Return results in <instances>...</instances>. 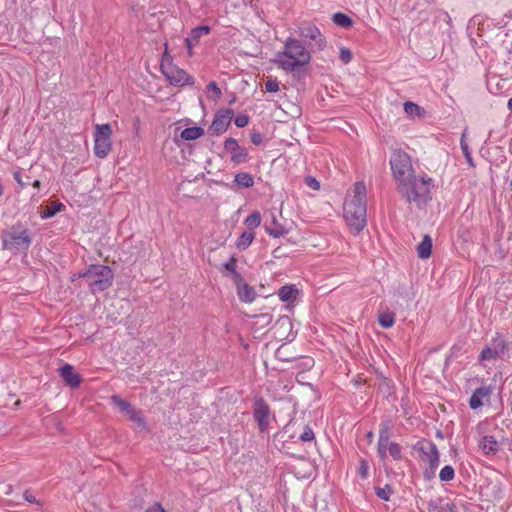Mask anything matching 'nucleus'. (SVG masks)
<instances>
[{"label": "nucleus", "mask_w": 512, "mask_h": 512, "mask_svg": "<svg viewBox=\"0 0 512 512\" xmlns=\"http://www.w3.org/2000/svg\"><path fill=\"white\" fill-rule=\"evenodd\" d=\"M311 60L310 52L294 38H287L284 49L276 55L275 63L285 71H295Z\"/></svg>", "instance_id": "obj_2"}, {"label": "nucleus", "mask_w": 512, "mask_h": 512, "mask_svg": "<svg viewBox=\"0 0 512 512\" xmlns=\"http://www.w3.org/2000/svg\"><path fill=\"white\" fill-rule=\"evenodd\" d=\"M210 33V27L203 25L191 30L190 36L185 39V44L189 55H192V47L197 44L202 36Z\"/></svg>", "instance_id": "obj_16"}, {"label": "nucleus", "mask_w": 512, "mask_h": 512, "mask_svg": "<svg viewBox=\"0 0 512 512\" xmlns=\"http://www.w3.org/2000/svg\"><path fill=\"white\" fill-rule=\"evenodd\" d=\"M161 72L171 85L183 86L192 83V77L186 73L185 70L175 66L172 62V57L167 51V45H165V51L161 60Z\"/></svg>", "instance_id": "obj_6"}, {"label": "nucleus", "mask_w": 512, "mask_h": 512, "mask_svg": "<svg viewBox=\"0 0 512 512\" xmlns=\"http://www.w3.org/2000/svg\"><path fill=\"white\" fill-rule=\"evenodd\" d=\"M244 224L248 228L249 231H253L255 228L259 227L261 224V215L259 212H253L250 214L244 221Z\"/></svg>", "instance_id": "obj_29"}, {"label": "nucleus", "mask_w": 512, "mask_h": 512, "mask_svg": "<svg viewBox=\"0 0 512 512\" xmlns=\"http://www.w3.org/2000/svg\"><path fill=\"white\" fill-rule=\"evenodd\" d=\"M235 183L240 187L249 188L254 185V179L251 174L241 172L235 176Z\"/></svg>", "instance_id": "obj_28"}, {"label": "nucleus", "mask_w": 512, "mask_h": 512, "mask_svg": "<svg viewBox=\"0 0 512 512\" xmlns=\"http://www.w3.org/2000/svg\"><path fill=\"white\" fill-rule=\"evenodd\" d=\"M454 476V469L449 465L444 466L439 473V478L441 481H450L454 478Z\"/></svg>", "instance_id": "obj_36"}, {"label": "nucleus", "mask_w": 512, "mask_h": 512, "mask_svg": "<svg viewBox=\"0 0 512 512\" xmlns=\"http://www.w3.org/2000/svg\"><path fill=\"white\" fill-rule=\"evenodd\" d=\"M86 281L90 291L97 293L108 289L113 280V271L105 265H90L89 268L80 275Z\"/></svg>", "instance_id": "obj_5"}, {"label": "nucleus", "mask_w": 512, "mask_h": 512, "mask_svg": "<svg viewBox=\"0 0 512 512\" xmlns=\"http://www.w3.org/2000/svg\"><path fill=\"white\" fill-rule=\"evenodd\" d=\"M390 165L395 179L398 184L403 183L414 175V170L411 164L409 155L402 151H396L392 154Z\"/></svg>", "instance_id": "obj_7"}, {"label": "nucleus", "mask_w": 512, "mask_h": 512, "mask_svg": "<svg viewBox=\"0 0 512 512\" xmlns=\"http://www.w3.org/2000/svg\"><path fill=\"white\" fill-rule=\"evenodd\" d=\"M59 373L67 386L71 388H76L80 385V375L74 370V367L72 365L65 364L60 368Z\"/></svg>", "instance_id": "obj_14"}, {"label": "nucleus", "mask_w": 512, "mask_h": 512, "mask_svg": "<svg viewBox=\"0 0 512 512\" xmlns=\"http://www.w3.org/2000/svg\"><path fill=\"white\" fill-rule=\"evenodd\" d=\"M237 295L240 301L245 303H252L256 298V292L253 287L247 283L238 284Z\"/></svg>", "instance_id": "obj_20"}, {"label": "nucleus", "mask_w": 512, "mask_h": 512, "mask_svg": "<svg viewBox=\"0 0 512 512\" xmlns=\"http://www.w3.org/2000/svg\"><path fill=\"white\" fill-rule=\"evenodd\" d=\"M32 185H33V187H35V188H39V187H40V185H41V183H40V181H39V180H35V181L32 183Z\"/></svg>", "instance_id": "obj_51"}, {"label": "nucleus", "mask_w": 512, "mask_h": 512, "mask_svg": "<svg viewBox=\"0 0 512 512\" xmlns=\"http://www.w3.org/2000/svg\"><path fill=\"white\" fill-rule=\"evenodd\" d=\"M233 111L230 109L221 110L216 115L210 126L213 133L219 135L225 132L232 120Z\"/></svg>", "instance_id": "obj_11"}, {"label": "nucleus", "mask_w": 512, "mask_h": 512, "mask_svg": "<svg viewBox=\"0 0 512 512\" xmlns=\"http://www.w3.org/2000/svg\"><path fill=\"white\" fill-rule=\"evenodd\" d=\"M19 405H20V401L18 400L15 402V406L18 407Z\"/></svg>", "instance_id": "obj_54"}, {"label": "nucleus", "mask_w": 512, "mask_h": 512, "mask_svg": "<svg viewBox=\"0 0 512 512\" xmlns=\"http://www.w3.org/2000/svg\"><path fill=\"white\" fill-rule=\"evenodd\" d=\"M479 445L486 455L495 454L498 451V443L491 435L484 436Z\"/></svg>", "instance_id": "obj_23"}, {"label": "nucleus", "mask_w": 512, "mask_h": 512, "mask_svg": "<svg viewBox=\"0 0 512 512\" xmlns=\"http://www.w3.org/2000/svg\"><path fill=\"white\" fill-rule=\"evenodd\" d=\"M357 474L362 479H367V477L369 475V464H368V462L365 459H361L359 461V466H358V469H357Z\"/></svg>", "instance_id": "obj_39"}, {"label": "nucleus", "mask_w": 512, "mask_h": 512, "mask_svg": "<svg viewBox=\"0 0 512 512\" xmlns=\"http://www.w3.org/2000/svg\"><path fill=\"white\" fill-rule=\"evenodd\" d=\"M339 57L343 63L347 64L352 60V53L348 48L342 47Z\"/></svg>", "instance_id": "obj_42"}, {"label": "nucleus", "mask_w": 512, "mask_h": 512, "mask_svg": "<svg viewBox=\"0 0 512 512\" xmlns=\"http://www.w3.org/2000/svg\"><path fill=\"white\" fill-rule=\"evenodd\" d=\"M392 488L390 485H385L384 487H376L375 494L384 501H389L390 496L392 494Z\"/></svg>", "instance_id": "obj_33"}, {"label": "nucleus", "mask_w": 512, "mask_h": 512, "mask_svg": "<svg viewBox=\"0 0 512 512\" xmlns=\"http://www.w3.org/2000/svg\"><path fill=\"white\" fill-rule=\"evenodd\" d=\"M389 433L387 429H382L379 433L378 447L377 453L379 457L384 460L387 456V451L389 447Z\"/></svg>", "instance_id": "obj_21"}, {"label": "nucleus", "mask_w": 512, "mask_h": 512, "mask_svg": "<svg viewBox=\"0 0 512 512\" xmlns=\"http://www.w3.org/2000/svg\"><path fill=\"white\" fill-rule=\"evenodd\" d=\"M65 206L60 202H52L45 206L43 211L40 213L42 219H48L55 216L58 212L62 211Z\"/></svg>", "instance_id": "obj_25"}, {"label": "nucleus", "mask_w": 512, "mask_h": 512, "mask_svg": "<svg viewBox=\"0 0 512 512\" xmlns=\"http://www.w3.org/2000/svg\"><path fill=\"white\" fill-rule=\"evenodd\" d=\"M314 432L313 430L309 427V426H306L304 428V431L303 433L300 435V440L303 441V442H309V441H312L314 439Z\"/></svg>", "instance_id": "obj_41"}, {"label": "nucleus", "mask_w": 512, "mask_h": 512, "mask_svg": "<svg viewBox=\"0 0 512 512\" xmlns=\"http://www.w3.org/2000/svg\"><path fill=\"white\" fill-rule=\"evenodd\" d=\"M491 394L490 387H479L477 388L472 396L470 397L469 405L472 409H477L483 405L482 400L488 398Z\"/></svg>", "instance_id": "obj_18"}, {"label": "nucleus", "mask_w": 512, "mask_h": 512, "mask_svg": "<svg viewBox=\"0 0 512 512\" xmlns=\"http://www.w3.org/2000/svg\"><path fill=\"white\" fill-rule=\"evenodd\" d=\"M3 190H4L3 186H2V184H0V196L3 194Z\"/></svg>", "instance_id": "obj_53"}, {"label": "nucleus", "mask_w": 512, "mask_h": 512, "mask_svg": "<svg viewBox=\"0 0 512 512\" xmlns=\"http://www.w3.org/2000/svg\"><path fill=\"white\" fill-rule=\"evenodd\" d=\"M419 451L424 457V461L429 464V468L433 473L435 469L439 466L440 455L436 445L432 442H423L420 443Z\"/></svg>", "instance_id": "obj_10"}, {"label": "nucleus", "mask_w": 512, "mask_h": 512, "mask_svg": "<svg viewBox=\"0 0 512 512\" xmlns=\"http://www.w3.org/2000/svg\"><path fill=\"white\" fill-rule=\"evenodd\" d=\"M387 452H389V454L391 455V457L394 460H400L401 457H402V455H401V448L395 442H390L389 443V447H388V451Z\"/></svg>", "instance_id": "obj_38"}, {"label": "nucleus", "mask_w": 512, "mask_h": 512, "mask_svg": "<svg viewBox=\"0 0 512 512\" xmlns=\"http://www.w3.org/2000/svg\"><path fill=\"white\" fill-rule=\"evenodd\" d=\"M255 239L254 231H244L236 240L235 245L239 250L247 249Z\"/></svg>", "instance_id": "obj_24"}, {"label": "nucleus", "mask_w": 512, "mask_h": 512, "mask_svg": "<svg viewBox=\"0 0 512 512\" xmlns=\"http://www.w3.org/2000/svg\"><path fill=\"white\" fill-rule=\"evenodd\" d=\"M204 134V130L201 127H188L181 132V138L186 141L196 140Z\"/></svg>", "instance_id": "obj_26"}, {"label": "nucleus", "mask_w": 512, "mask_h": 512, "mask_svg": "<svg viewBox=\"0 0 512 512\" xmlns=\"http://www.w3.org/2000/svg\"><path fill=\"white\" fill-rule=\"evenodd\" d=\"M112 128L110 124H96L94 133V153L99 158H105L112 148Z\"/></svg>", "instance_id": "obj_8"}, {"label": "nucleus", "mask_w": 512, "mask_h": 512, "mask_svg": "<svg viewBox=\"0 0 512 512\" xmlns=\"http://www.w3.org/2000/svg\"><path fill=\"white\" fill-rule=\"evenodd\" d=\"M231 275L237 286L238 284H243L242 277L237 271L233 272Z\"/></svg>", "instance_id": "obj_49"}, {"label": "nucleus", "mask_w": 512, "mask_h": 512, "mask_svg": "<svg viewBox=\"0 0 512 512\" xmlns=\"http://www.w3.org/2000/svg\"><path fill=\"white\" fill-rule=\"evenodd\" d=\"M14 179L16 180V182L22 187L24 188L26 186V183H24L21 179V175H20V172L19 171H16L14 172Z\"/></svg>", "instance_id": "obj_48"}, {"label": "nucleus", "mask_w": 512, "mask_h": 512, "mask_svg": "<svg viewBox=\"0 0 512 512\" xmlns=\"http://www.w3.org/2000/svg\"><path fill=\"white\" fill-rule=\"evenodd\" d=\"M31 242L29 230L21 224L13 225L2 236L3 249L13 253H26Z\"/></svg>", "instance_id": "obj_4"}, {"label": "nucleus", "mask_w": 512, "mask_h": 512, "mask_svg": "<svg viewBox=\"0 0 512 512\" xmlns=\"http://www.w3.org/2000/svg\"><path fill=\"white\" fill-rule=\"evenodd\" d=\"M461 149L463 151V154L467 160V162L470 164V165H473V162H472V156H471V152L469 150V147H468V144L465 142L464 140V135L462 136L461 138Z\"/></svg>", "instance_id": "obj_40"}, {"label": "nucleus", "mask_w": 512, "mask_h": 512, "mask_svg": "<svg viewBox=\"0 0 512 512\" xmlns=\"http://www.w3.org/2000/svg\"><path fill=\"white\" fill-rule=\"evenodd\" d=\"M146 512H166V511L163 509V507L160 504L156 503V504L152 505L151 507H149L146 510Z\"/></svg>", "instance_id": "obj_47"}, {"label": "nucleus", "mask_w": 512, "mask_h": 512, "mask_svg": "<svg viewBox=\"0 0 512 512\" xmlns=\"http://www.w3.org/2000/svg\"><path fill=\"white\" fill-rule=\"evenodd\" d=\"M333 21L335 24L341 27H349L352 24V20L346 14L338 12L333 15Z\"/></svg>", "instance_id": "obj_32"}, {"label": "nucleus", "mask_w": 512, "mask_h": 512, "mask_svg": "<svg viewBox=\"0 0 512 512\" xmlns=\"http://www.w3.org/2000/svg\"><path fill=\"white\" fill-rule=\"evenodd\" d=\"M23 496L25 500L28 501L29 503L40 504L29 490L25 491Z\"/></svg>", "instance_id": "obj_46"}, {"label": "nucleus", "mask_w": 512, "mask_h": 512, "mask_svg": "<svg viewBox=\"0 0 512 512\" xmlns=\"http://www.w3.org/2000/svg\"><path fill=\"white\" fill-rule=\"evenodd\" d=\"M305 183L308 187H310L313 190H319L320 189V183L312 176H307L305 178Z\"/></svg>", "instance_id": "obj_43"}, {"label": "nucleus", "mask_w": 512, "mask_h": 512, "mask_svg": "<svg viewBox=\"0 0 512 512\" xmlns=\"http://www.w3.org/2000/svg\"><path fill=\"white\" fill-rule=\"evenodd\" d=\"M432 239L429 235H425L422 241L417 245V253L419 258L427 259L431 256Z\"/></svg>", "instance_id": "obj_22"}, {"label": "nucleus", "mask_w": 512, "mask_h": 512, "mask_svg": "<svg viewBox=\"0 0 512 512\" xmlns=\"http://www.w3.org/2000/svg\"><path fill=\"white\" fill-rule=\"evenodd\" d=\"M366 186L363 182H356L352 195L344 203V219L350 232L359 234L367 224Z\"/></svg>", "instance_id": "obj_1"}, {"label": "nucleus", "mask_w": 512, "mask_h": 512, "mask_svg": "<svg viewBox=\"0 0 512 512\" xmlns=\"http://www.w3.org/2000/svg\"><path fill=\"white\" fill-rule=\"evenodd\" d=\"M270 409L263 399H258L255 402L254 418L258 422L261 430H264L269 421Z\"/></svg>", "instance_id": "obj_13"}, {"label": "nucleus", "mask_w": 512, "mask_h": 512, "mask_svg": "<svg viewBox=\"0 0 512 512\" xmlns=\"http://www.w3.org/2000/svg\"><path fill=\"white\" fill-rule=\"evenodd\" d=\"M300 36L315 41L320 49H322L325 45V41L321 35L320 30L314 25H307L301 28Z\"/></svg>", "instance_id": "obj_17"}, {"label": "nucleus", "mask_w": 512, "mask_h": 512, "mask_svg": "<svg viewBox=\"0 0 512 512\" xmlns=\"http://www.w3.org/2000/svg\"><path fill=\"white\" fill-rule=\"evenodd\" d=\"M248 122L249 118L246 115H238L234 120L235 125L239 128L245 127Z\"/></svg>", "instance_id": "obj_44"}, {"label": "nucleus", "mask_w": 512, "mask_h": 512, "mask_svg": "<svg viewBox=\"0 0 512 512\" xmlns=\"http://www.w3.org/2000/svg\"><path fill=\"white\" fill-rule=\"evenodd\" d=\"M265 231L269 236L279 238L286 235L289 229L278 221L274 212H271V223L265 225Z\"/></svg>", "instance_id": "obj_15"}, {"label": "nucleus", "mask_w": 512, "mask_h": 512, "mask_svg": "<svg viewBox=\"0 0 512 512\" xmlns=\"http://www.w3.org/2000/svg\"><path fill=\"white\" fill-rule=\"evenodd\" d=\"M297 292L298 290L293 286L285 285L280 288L278 296L283 302H292L295 300Z\"/></svg>", "instance_id": "obj_27"}, {"label": "nucleus", "mask_w": 512, "mask_h": 512, "mask_svg": "<svg viewBox=\"0 0 512 512\" xmlns=\"http://www.w3.org/2000/svg\"><path fill=\"white\" fill-rule=\"evenodd\" d=\"M432 179L427 175L417 177L411 176L401 184H398V192L409 203H414L417 207L424 206L430 199V186Z\"/></svg>", "instance_id": "obj_3"}, {"label": "nucleus", "mask_w": 512, "mask_h": 512, "mask_svg": "<svg viewBox=\"0 0 512 512\" xmlns=\"http://www.w3.org/2000/svg\"><path fill=\"white\" fill-rule=\"evenodd\" d=\"M206 89H207V93L210 98L217 100L221 97L222 93H221L220 88L217 86L216 82H214V81L209 82Z\"/></svg>", "instance_id": "obj_35"}, {"label": "nucleus", "mask_w": 512, "mask_h": 512, "mask_svg": "<svg viewBox=\"0 0 512 512\" xmlns=\"http://www.w3.org/2000/svg\"><path fill=\"white\" fill-rule=\"evenodd\" d=\"M428 512H455L456 506L454 503L437 499L428 503Z\"/></svg>", "instance_id": "obj_19"}, {"label": "nucleus", "mask_w": 512, "mask_h": 512, "mask_svg": "<svg viewBox=\"0 0 512 512\" xmlns=\"http://www.w3.org/2000/svg\"><path fill=\"white\" fill-rule=\"evenodd\" d=\"M251 141L255 144V145H259L262 141V137L260 134H253L251 136Z\"/></svg>", "instance_id": "obj_50"}, {"label": "nucleus", "mask_w": 512, "mask_h": 512, "mask_svg": "<svg viewBox=\"0 0 512 512\" xmlns=\"http://www.w3.org/2000/svg\"><path fill=\"white\" fill-rule=\"evenodd\" d=\"M507 106L510 110H512V97L508 100Z\"/></svg>", "instance_id": "obj_52"}, {"label": "nucleus", "mask_w": 512, "mask_h": 512, "mask_svg": "<svg viewBox=\"0 0 512 512\" xmlns=\"http://www.w3.org/2000/svg\"><path fill=\"white\" fill-rule=\"evenodd\" d=\"M280 83L276 78L268 76L265 81V90L269 93H275L279 91Z\"/></svg>", "instance_id": "obj_34"}, {"label": "nucleus", "mask_w": 512, "mask_h": 512, "mask_svg": "<svg viewBox=\"0 0 512 512\" xmlns=\"http://www.w3.org/2000/svg\"><path fill=\"white\" fill-rule=\"evenodd\" d=\"M500 357V351L497 349H492L490 347H486L482 350L479 359L480 361H490Z\"/></svg>", "instance_id": "obj_31"}, {"label": "nucleus", "mask_w": 512, "mask_h": 512, "mask_svg": "<svg viewBox=\"0 0 512 512\" xmlns=\"http://www.w3.org/2000/svg\"><path fill=\"white\" fill-rule=\"evenodd\" d=\"M224 149L231 154V161L236 164L244 162L248 155L246 149L240 147L237 140L234 138L225 140Z\"/></svg>", "instance_id": "obj_12"}, {"label": "nucleus", "mask_w": 512, "mask_h": 512, "mask_svg": "<svg viewBox=\"0 0 512 512\" xmlns=\"http://www.w3.org/2000/svg\"><path fill=\"white\" fill-rule=\"evenodd\" d=\"M378 322L381 327L388 329L394 325V314L391 312H383L378 317Z\"/></svg>", "instance_id": "obj_30"}, {"label": "nucleus", "mask_w": 512, "mask_h": 512, "mask_svg": "<svg viewBox=\"0 0 512 512\" xmlns=\"http://www.w3.org/2000/svg\"><path fill=\"white\" fill-rule=\"evenodd\" d=\"M420 110H421V108L413 102L407 101L404 103V111L409 116L419 115Z\"/></svg>", "instance_id": "obj_37"}, {"label": "nucleus", "mask_w": 512, "mask_h": 512, "mask_svg": "<svg viewBox=\"0 0 512 512\" xmlns=\"http://www.w3.org/2000/svg\"><path fill=\"white\" fill-rule=\"evenodd\" d=\"M223 266H224L225 270H227L228 272H230L232 274L233 272L236 271V258L235 257H231L229 259V261L224 263Z\"/></svg>", "instance_id": "obj_45"}, {"label": "nucleus", "mask_w": 512, "mask_h": 512, "mask_svg": "<svg viewBox=\"0 0 512 512\" xmlns=\"http://www.w3.org/2000/svg\"><path fill=\"white\" fill-rule=\"evenodd\" d=\"M111 402L117 406L128 419L133 422L139 431H147L148 427L141 412L136 410L128 401L122 399L118 395L111 397Z\"/></svg>", "instance_id": "obj_9"}]
</instances>
